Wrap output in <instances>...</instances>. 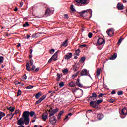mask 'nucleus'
Wrapping results in <instances>:
<instances>
[{"label":"nucleus","mask_w":127,"mask_h":127,"mask_svg":"<svg viewBox=\"0 0 127 127\" xmlns=\"http://www.w3.org/2000/svg\"><path fill=\"white\" fill-rule=\"evenodd\" d=\"M72 56H73V53H68L64 57V58L65 60L68 61L72 57Z\"/></svg>","instance_id":"11"},{"label":"nucleus","mask_w":127,"mask_h":127,"mask_svg":"<svg viewBox=\"0 0 127 127\" xmlns=\"http://www.w3.org/2000/svg\"><path fill=\"white\" fill-rule=\"evenodd\" d=\"M78 74H79V73L77 72L75 74L72 75V77L75 78V77H77V76H78Z\"/></svg>","instance_id":"48"},{"label":"nucleus","mask_w":127,"mask_h":127,"mask_svg":"<svg viewBox=\"0 0 127 127\" xmlns=\"http://www.w3.org/2000/svg\"><path fill=\"white\" fill-rule=\"evenodd\" d=\"M63 46H64V47H67L68 46V40H65L62 43L61 47H62Z\"/></svg>","instance_id":"15"},{"label":"nucleus","mask_w":127,"mask_h":127,"mask_svg":"<svg viewBox=\"0 0 127 127\" xmlns=\"http://www.w3.org/2000/svg\"><path fill=\"white\" fill-rule=\"evenodd\" d=\"M27 26H29V24L28 22H26L23 25V27H27Z\"/></svg>","instance_id":"33"},{"label":"nucleus","mask_w":127,"mask_h":127,"mask_svg":"<svg viewBox=\"0 0 127 127\" xmlns=\"http://www.w3.org/2000/svg\"><path fill=\"white\" fill-rule=\"evenodd\" d=\"M64 86H65V84H64V82H61L60 83L59 86L61 88H62V87H64Z\"/></svg>","instance_id":"31"},{"label":"nucleus","mask_w":127,"mask_h":127,"mask_svg":"<svg viewBox=\"0 0 127 127\" xmlns=\"http://www.w3.org/2000/svg\"><path fill=\"white\" fill-rule=\"evenodd\" d=\"M5 116V114L4 113L0 112V121L2 119L3 117Z\"/></svg>","instance_id":"24"},{"label":"nucleus","mask_w":127,"mask_h":127,"mask_svg":"<svg viewBox=\"0 0 127 127\" xmlns=\"http://www.w3.org/2000/svg\"><path fill=\"white\" fill-rule=\"evenodd\" d=\"M117 53H115L113 55H112L109 58V59L110 60H115V59L117 58Z\"/></svg>","instance_id":"16"},{"label":"nucleus","mask_w":127,"mask_h":127,"mask_svg":"<svg viewBox=\"0 0 127 127\" xmlns=\"http://www.w3.org/2000/svg\"><path fill=\"white\" fill-rule=\"evenodd\" d=\"M103 96H105L104 94L101 93L98 95L99 98H101V97H103Z\"/></svg>","instance_id":"52"},{"label":"nucleus","mask_w":127,"mask_h":127,"mask_svg":"<svg viewBox=\"0 0 127 127\" xmlns=\"http://www.w3.org/2000/svg\"><path fill=\"white\" fill-rule=\"evenodd\" d=\"M29 62H30V66H32L33 65V63H34L33 60L31 59L30 60Z\"/></svg>","instance_id":"41"},{"label":"nucleus","mask_w":127,"mask_h":127,"mask_svg":"<svg viewBox=\"0 0 127 127\" xmlns=\"http://www.w3.org/2000/svg\"><path fill=\"white\" fill-rule=\"evenodd\" d=\"M7 110H8L9 111H10V112H14V109H15L14 107H7Z\"/></svg>","instance_id":"22"},{"label":"nucleus","mask_w":127,"mask_h":127,"mask_svg":"<svg viewBox=\"0 0 127 127\" xmlns=\"http://www.w3.org/2000/svg\"><path fill=\"white\" fill-rule=\"evenodd\" d=\"M109 102H110V103H115V100H114V99H110V100H109Z\"/></svg>","instance_id":"53"},{"label":"nucleus","mask_w":127,"mask_h":127,"mask_svg":"<svg viewBox=\"0 0 127 127\" xmlns=\"http://www.w3.org/2000/svg\"><path fill=\"white\" fill-rule=\"evenodd\" d=\"M68 72H69V70H68L67 68L63 70V74H64V75H67V74H68Z\"/></svg>","instance_id":"25"},{"label":"nucleus","mask_w":127,"mask_h":127,"mask_svg":"<svg viewBox=\"0 0 127 127\" xmlns=\"http://www.w3.org/2000/svg\"><path fill=\"white\" fill-rule=\"evenodd\" d=\"M9 117H11V118H13V116H14V114L11 113L10 114L7 115Z\"/></svg>","instance_id":"50"},{"label":"nucleus","mask_w":127,"mask_h":127,"mask_svg":"<svg viewBox=\"0 0 127 127\" xmlns=\"http://www.w3.org/2000/svg\"><path fill=\"white\" fill-rule=\"evenodd\" d=\"M45 98H46V95H43L42 97H41L40 99L42 100L43 101V100H44V99H45Z\"/></svg>","instance_id":"44"},{"label":"nucleus","mask_w":127,"mask_h":127,"mask_svg":"<svg viewBox=\"0 0 127 127\" xmlns=\"http://www.w3.org/2000/svg\"><path fill=\"white\" fill-rule=\"evenodd\" d=\"M122 41H123V39L120 38L118 42V44H121V43H122Z\"/></svg>","instance_id":"46"},{"label":"nucleus","mask_w":127,"mask_h":127,"mask_svg":"<svg viewBox=\"0 0 127 127\" xmlns=\"http://www.w3.org/2000/svg\"><path fill=\"white\" fill-rule=\"evenodd\" d=\"M30 37V36L28 34H27V36H26L27 39H28V38H29Z\"/></svg>","instance_id":"62"},{"label":"nucleus","mask_w":127,"mask_h":127,"mask_svg":"<svg viewBox=\"0 0 127 127\" xmlns=\"http://www.w3.org/2000/svg\"><path fill=\"white\" fill-rule=\"evenodd\" d=\"M64 18H69V16H68V14H65L64 15Z\"/></svg>","instance_id":"57"},{"label":"nucleus","mask_w":127,"mask_h":127,"mask_svg":"<svg viewBox=\"0 0 127 127\" xmlns=\"http://www.w3.org/2000/svg\"><path fill=\"white\" fill-rule=\"evenodd\" d=\"M117 94H118V96H122V95H123L124 94V92H123V91H118L117 92Z\"/></svg>","instance_id":"40"},{"label":"nucleus","mask_w":127,"mask_h":127,"mask_svg":"<svg viewBox=\"0 0 127 127\" xmlns=\"http://www.w3.org/2000/svg\"><path fill=\"white\" fill-rule=\"evenodd\" d=\"M80 74L81 76H89V77H90L91 79H92V77H91V75L89 74V73L88 72V70H87V69H83L81 71Z\"/></svg>","instance_id":"8"},{"label":"nucleus","mask_w":127,"mask_h":127,"mask_svg":"<svg viewBox=\"0 0 127 127\" xmlns=\"http://www.w3.org/2000/svg\"><path fill=\"white\" fill-rule=\"evenodd\" d=\"M76 85L78 86V87H79L80 88H82L83 87V85L80 83V79H77L76 80Z\"/></svg>","instance_id":"17"},{"label":"nucleus","mask_w":127,"mask_h":127,"mask_svg":"<svg viewBox=\"0 0 127 127\" xmlns=\"http://www.w3.org/2000/svg\"><path fill=\"white\" fill-rule=\"evenodd\" d=\"M69 85L70 87L74 88L76 86V83L74 81H71L69 83Z\"/></svg>","instance_id":"19"},{"label":"nucleus","mask_w":127,"mask_h":127,"mask_svg":"<svg viewBox=\"0 0 127 127\" xmlns=\"http://www.w3.org/2000/svg\"><path fill=\"white\" fill-rule=\"evenodd\" d=\"M50 14V9L48 8L46 10L45 15H49Z\"/></svg>","instance_id":"27"},{"label":"nucleus","mask_w":127,"mask_h":127,"mask_svg":"<svg viewBox=\"0 0 127 127\" xmlns=\"http://www.w3.org/2000/svg\"><path fill=\"white\" fill-rule=\"evenodd\" d=\"M41 102H42V100L40 99H39L38 101H37L35 103V105H38V104H40V103H41Z\"/></svg>","instance_id":"30"},{"label":"nucleus","mask_w":127,"mask_h":127,"mask_svg":"<svg viewBox=\"0 0 127 127\" xmlns=\"http://www.w3.org/2000/svg\"><path fill=\"white\" fill-rule=\"evenodd\" d=\"M63 114H64V110H62L61 111L58 115L60 116L61 117V116H62V115H63Z\"/></svg>","instance_id":"35"},{"label":"nucleus","mask_w":127,"mask_h":127,"mask_svg":"<svg viewBox=\"0 0 127 127\" xmlns=\"http://www.w3.org/2000/svg\"><path fill=\"white\" fill-rule=\"evenodd\" d=\"M19 111H18V110H16V111H15V115H17V114H18V112H19Z\"/></svg>","instance_id":"61"},{"label":"nucleus","mask_w":127,"mask_h":127,"mask_svg":"<svg viewBox=\"0 0 127 127\" xmlns=\"http://www.w3.org/2000/svg\"><path fill=\"white\" fill-rule=\"evenodd\" d=\"M115 94H116V90H113L111 92V95H115Z\"/></svg>","instance_id":"55"},{"label":"nucleus","mask_w":127,"mask_h":127,"mask_svg":"<svg viewBox=\"0 0 127 127\" xmlns=\"http://www.w3.org/2000/svg\"><path fill=\"white\" fill-rule=\"evenodd\" d=\"M101 74V69L98 68L97 69V72H96V76L97 77H99Z\"/></svg>","instance_id":"23"},{"label":"nucleus","mask_w":127,"mask_h":127,"mask_svg":"<svg viewBox=\"0 0 127 127\" xmlns=\"http://www.w3.org/2000/svg\"><path fill=\"white\" fill-rule=\"evenodd\" d=\"M98 97V95H97V93L96 92H94L92 93V95L90 97V99H93V98H97Z\"/></svg>","instance_id":"20"},{"label":"nucleus","mask_w":127,"mask_h":127,"mask_svg":"<svg viewBox=\"0 0 127 127\" xmlns=\"http://www.w3.org/2000/svg\"><path fill=\"white\" fill-rule=\"evenodd\" d=\"M85 60H86V58L82 57L80 60V62H85Z\"/></svg>","instance_id":"36"},{"label":"nucleus","mask_w":127,"mask_h":127,"mask_svg":"<svg viewBox=\"0 0 127 127\" xmlns=\"http://www.w3.org/2000/svg\"><path fill=\"white\" fill-rule=\"evenodd\" d=\"M3 63V57L0 56V64Z\"/></svg>","instance_id":"34"},{"label":"nucleus","mask_w":127,"mask_h":127,"mask_svg":"<svg viewBox=\"0 0 127 127\" xmlns=\"http://www.w3.org/2000/svg\"><path fill=\"white\" fill-rule=\"evenodd\" d=\"M70 10H71V11H75V8H74V5L71 4L70 5Z\"/></svg>","instance_id":"32"},{"label":"nucleus","mask_w":127,"mask_h":127,"mask_svg":"<svg viewBox=\"0 0 127 127\" xmlns=\"http://www.w3.org/2000/svg\"><path fill=\"white\" fill-rule=\"evenodd\" d=\"M106 42V41L102 38H99L97 40V44L98 45H102Z\"/></svg>","instance_id":"12"},{"label":"nucleus","mask_w":127,"mask_h":127,"mask_svg":"<svg viewBox=\"0 0 127 127\" xmlns=\"http://www.w3.org/2000/svg\"><path fill=\"white\" fill-rule=\"evenodd\" d=\"M58 54V51L56 52L51 57L53 59L56 57V56Z\"/></svg>","instance_id":"29"},{"label":"nucleus","mask_w":127,"mask_h":127,"mask_svg":"<svg viewBox=\"0 0 127 127\" xmlns=\"http://www.w3.org/2000/svg\"><path fill=\"white\" fill-rule=\"evenodd\" d=\"M57 82H59V81H60V79H61V77L60 76V74L58 73L57 74Z\"/></svg>","instance_id":"28"},{"label":"nucleus","mask_w":127,"mask_h":127,"mask_svg":"<svg viewBox=\"0 0 127 127\" xmlns=\"http://www.w3.org/2000/svg\"><path fill=\"white\" fill-rule=\"evenodd\" d=\"M103 118L104 116L103 115V114H99L97 115V118L98 119V120H99V121H101V120H102V119H103Z\"/></svg>","instance_id":"18"},{"label":"nucleus","mask_w":127,"mask_h":127,"mask_svg":"<svg viewBox=\"0 0 127 127\" xmlns=\"http://www.w3.org/2000/svg\"><path fill=\"white\" fill-rule=\"evenodd\" d=\"M54 52H55V50H54V49H51L50 51V53L51 54H53Z\"/></svg>","instance_id":"39"},{"label":"nucleus","mask_w":127,"mask_h":127,"mask_svg":"<svg viewBox=\"0 0 127 127\" xmlns=\"http://www.w3.org/2000/svg\"><path fill=\"white\" fill-rule=\"evenodd\" d=\"M33 86L32 85H29V86H27V87H26V89H32V88H33Z\"/></svg>","instance_id":"37"},{"label":"nucleus","mask_w":127,"mask_h":127,"mask_svg":"<svg viewBox=\"0 0 127 127\" xmlns=\"http://www.w3.org/2000/svg\"><path fill=\"white\" fill-rule=\"evenodd\" d=\"M58 120H60V119H61V116H60V115H58Z\"/></svg>","instance_id":"63"},{"label":"nucleus","mask_w":127,"mask_h":127,"mask_svg":"<svg viewBox=\"0 0 127 127\" xmlns=\"http://www.w3.org/2000/svg\"><path fill=\"white\" fill-rule=\"evenodd\" d=\"M96 103H97V104L99 105V104H101V103H103V100L102 99L98 100H97Z\"/></svg>","instance_id":"42"},{"label":"nucleus","mask_w":127,"mask_h":127,"mask_svg":"<svg viewBox=\"0 0 127 127\" xmlns=\"http://www.w3.org/2000/svg\"><path fill=\"white\" fill-rule=\"evenodd\" d=\"M96 101H91L90 103V105L92 107V108H93L94 109H98L99 108L98 105H99L97 102L96 103Z\"/></svg>","instance_id":"9"},{"label":"nucleus","mask_w":127,"mask_h":127,"mask_svg":"<svg viewBox=\"0 0 127 127\" xmlns=\"http://www.w3.org/2000/svg\"><path fill=\"white\" fill-rule=\"evenodd\" d=\"M58 112H59V109L57 108L55 109L52 110V111L49 110V118L52 117V116H54V115H55L56 113H58Z\"/></svg>","instance_id":"5"},{"label":"nucleus","mask_w":127,"mask_h":127,"mask_svg":"<svg viewBox=\"0 0 127 127\" xmlns=\"http://www.w3.org/2000/svg\"><path fill=\"white\" fill-rule=\"evenodd\" d=\"M35 112L31 111L30 113L28 111H25L23 113L22 118H20L17 122L18 126H21L22 125H25L27 126L29 124V115L31 118H32L34 116Z\"/></svg>","instance_id":"1"},{"label":"nucleus","mask_w":127,"mask_h":127,"mask_svg":"<svg viewBox=\"0 0 127 127\" xmlns=\"http://www.w3.org/2000/svg\"><path fill=\"white\" fill-rule=\"evenodd\" d=\"M32 49H30V54H32Z\"/></svg>","instance_id":"64"},{"label":"nucleus","mask_w":127,"mask_h":127,"mask_svg":"<svg viewBox=\"0 0 127 127\" xmlns=\"http://www.w3.org/2000/svg\"><path fill=\"white\" fill-rule=\"evenodd\" d=\"M106 33H107L108 36H110V37H111V36H113V35H114L115 33V30H114L113 28H110L107 30Z\"/></svg>","instance_id":"7"},{"label":"nucleus","mask_w":127,"mask_h":127,"mask_svg":"<svg viewBox=\"0 0 127 127\" xmlns=\"http://www.w3.org/2000/svg\"><path fill=\"white\" fill-rule=\"evenodd\" d=\"M91 100H93V101H94V102H95V101H97V98H91Z\"/></svg>","instance_id":"60"},{"label":"nucleus","mask_w":127,"mask_h":127,"mask_svg":"<svg viewBox=\"0 0 127 127\" xmlns=\"http://www.w3.org/2000/svg\"><path fill=\"white\" fill-rule=\"evenodd\" d=\"M22 5H23V2L21 1V2H20L19 7H22Z\"/></svg>","instance_id":"56"},{"label":"nucleus","mask_w":127,"mask_h":127,"mask_svg":"<svg viewBox=\"0 0 127 127\" xmlns=\"http://www.w3.org/2000/svg\"><path fill=\"white\" fill-rule=\"evenodd\" d=\"M36 66L34 65H32V68H30L29 66V63H27L26 64V69L28 72H30V71H34L35 70Z\"/></svg>","instance_id":"6"},{"label":"nucleus","mask_w":127,"mask_h":127,"mask_svg":"<svg viewBox=\"0 0 127 127\" xmlns=\"http://www.w3.org/2000/svg\"><path fill=\"white\" fill-rule=\"evenodd\" d=\"M120 117L121 119H125L126 118V116L127 115V109L126 108H124L122 109L121 111H120Z\"/></svg>","instance_id":"4"},{"label":"nucleus","mask_w":127,"mask_h":127,"mask_svg":"<svg viewBox=\"0 0 127 127\" xmlns=\"http://www.w3.org/2000/svg\"><path fill=\"white\" fill-rule=\"evenodd\" d=\"M53 60V59L52 58H51L48 61V63H51V61Z\"/></svg>","instance_id":"59"},{"label":"nucleus","mask_w":127,"mask_h":127,"mask_svg":"<svg viewBox=\"0 0 127 127\" xmlns=\"http://www.w3.org/2000/svg\"><path fill=\"white\" fill-rule=\"evenodd\" d=\"M36 120V116H35L32 119V121H31L32 123H35Z\"/></svg>","instance_id":"43"},{"label":"nucleus","mask_w":127,"mask_h":127,"mask_svg":"<svg viewBox=\"0 0 127 127\" xmlns=\"http://www.w3.org/2000/svg\"><path fill=\"white\" fill-rule=\"evenodd\" d=\"M41 92H38V93H37L36 94V99H39V98H40V96H41Z\"/></svg>","instance_id":"26"},{"label":"nucleus","mask_w":127,"mask_h":127,"mask_svg":"<svg viewBox=\"0 0 127 127\" xmlns=\"http://www.w3.org/2000/svg\"><path fill=\"white\" fill-rule=\"evenodd\" d=\"M88 37H89V38H92V37H93V33H89L88 34Z\"/></svg>","instance_id":"45"},{"label":"nucleus","mask_w":127,"mask_h":127,"mask_svg":"<svg viewBox=\"0 0 127 127\" xmlns=\"http://www.w3.org/2000/svg\"><path fill=\"white\" fill-rule=\"evenodd\" d=\"M20 95H21V90H20V89H18L17 96V97H18V96H20Z\"/></svg>","instance_id":"38"},{"label":"nucleus","mask_w":127,"mask_h":127,"mask_svg":"<svg viewBox=\"0 0 127 127\" xmlns=\"http://www.w3.org/2000/svg\"><path fill=\"white\" fill-rule=\"evenodd\" d=\"M80 47H81V48H84V47H87V45L86 44L81 45L80 46Z\"/></svg>","instance_id":"47"},{"label":"nucleus","mask_w":127,"mask_h":127,"mask_svg":"<svg viewBox=\"0 0 127 127\" xmlns=\"http://www.w3.org/2000/svg\"><path fill=\"white\" fill-rule=\"evenodd\" d=\"M38 71H39V67H37L35 70H34V72L35 73H37V72H38Z\"/></svg>","instance_id":"49"},{"label":"nucleus","mask_w":127,"mask_h":127,"mask_svg":"<svg viewBox=\"0 0 127 127\" xmlns=\"http://www.w3.org/2000/svg\"><path fill=\"white\" fill-rule=\"evenodd\" d=\"M50 118V123L51 124V125H55L56 124V122H57V120H56V117L55 116L51 117Z\"/></svg>","instance_id":"10"},{"label":"nucleus","mask_w":127,"mask_h":127,"mask_svg":"<svg viewBox=\"0 0 127 127\" xmlns=\"http://www.w3.org/2000/svg\"><path fill=\"white\" fill-rule=\"evenodd\" d=\"M58 59V56L57 55L56 57L54 59V61H56Z\"/></svg>","instance_id":"54"},{"label":"nucleus","mask_w":127,"mask_h":127,"mask_svg":"<svg viewBox=\"0 0 127 127\" xmlns=\"http://www.w3.org/2000/svg\"><path fill=\"white\" fill-rule=\"evenodd\" d=\"M68 119H69V116L68 115H66L65 116V119H64V122H65V121H66V120H68Z\"/></svg>","instance_id":"51"},{"label":"nucleus","mask_w":127,"mask_h":127,"mask_svg":"<svg viewBox=\"0 0 127 127\" xmlns=\"http://www.w3.org/2000/svg\"><path fill=\"white\" fill-rule=\"evenodd\" d=\"M26 78H27L26 74L24 75L23 76V80H26Z\"/></svg>","instance_id":"58"},{"label":"nucleus","mask_w":127,"mask_h":127,"mask_svg":"<svg viewBox=\"0 0 127 127\" xmlns=\"http://www.w3.org/2000/svg\"><path fill=\"white\" fill-rule=\"evenodd\" d=\"M48 117V114L46 112L42 114V120H43L44 122H45V121H46V120H47Z\"/></svg>","instance_id":"13"},{"label":"nucleus","mask_w":127,"mask_h":127,"mask_svg":"<svg viewBox=\"0 0 127 127\" xmlns=\"http://www.w3.org/2000/svg\"><path fill=\"white\" fill-rule=\"evenodd\" d=\"M80 52H81V51L80 50V49H78L77 50H76L75 51V54L77 56H79V55H80Z\"/></svg>","instance_id":"21"},{"label":"nucleus","mask_w":127,"mask_h":127,"mask_svg":"<svg viewBox=\"0 0 127 127\" xmlns=\"http://www.w3.org/2000/svg\"><path fill=\"white\" fill-rule=\"evenodd\" d=\"M89 3V0H75L74 1L75 5L77 6H81L82 4H88Z\"/></svg>","instance_id":"2"},{"label":"nucleus","mask_w":127,"mask_h":127,"mask_svg":"<svg viewBox=\"0 0 127 127\" xmlns=\"http://www.w3.org/2000/svg\"><path fill=\"white\" fill-rule=\"evenodd\" d=\"M117 8L119 10H123L124 9V5L123 3H118L117 4Z\"/></svg>","instance_id":"14"},{"label":"nucleus","mask_w":127,"mask_h":127,"mask_svg":"<svg viewBox=\"0 0 127 127\" xmlns=\"http://www.w3.org/2000/svg\"><path fill=\"white\" fill-rule=\"evenodd\" d=\"M92 12H93V11L91 9L84 10L81 12H79V14L82 16V17H87L88 16L89 13L90 14H92Z\"/></svg>","instance_id":"3"}]
</instances>
